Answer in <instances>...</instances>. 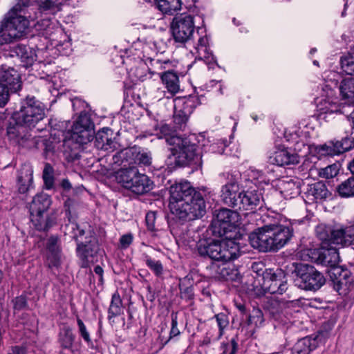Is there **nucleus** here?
Listing matches in <instances>:
<instances>
[{"instance_id":"obj_4","label":"nucleus","mask_w":354,"mask_h":354,"mask_svg":"<svg viewBox=\"0 0 354 354\" xmlns=\"http://www.w3.org/2000/svg\"><path fill=\"white\" fill-rule=\"evenodd\" d=\"M76 206L77 203L71 198L65 201L66 216L68 219V223L63 227V231L65 235H68L76 241V254L80 260V266L82 268H86L91 263H94L99 245L96 237L91 234L86 236L85 241L83 240L85 232L83 229L80 228L73 216Z\"/></svg>"},{"instance_id":"obj_49","label":"nucleus","mask_w":354,"mask_h":354,"mask_svg":"<svg viewBox=\"0 0 354 354\" xmlns=\"http://www.w3.org/2000/svg\"><path fill=\"white\" fill-rule=\"evenodd\" d=\"M77 324L78 326V332L80 335L88 344L91 343L89 332L88 331L85 324L80 318L77 319Z\"/></svg>"},{"instance_id":"obj_45","label":"nucleus","mask_w":354,"mask_h":354,"mask_svg":"<svg viewBox=\"0 0 354 354\" xmlns=\"http://www.w3.org/2000/svg\"><path fill=\"white\" fill-rule=\"evenodd\" d=\"M339 170V165L333 164L324 168H320L318 171V175L323 178H331L338 174Z\"/></svg>"},{"instance_id":"obj_35","label":"nucleus","mask_w":354,"mask_h":354,"mask_svg":"<svg viewBox=\"0 0 354 354\" xmlns=\"http://www.w3.org/2000/svg\"><path fill=\"white\" fill-rule=\"evenodd\" d=\"M198 104H200V102L198 97L189 95L184 98L176 100L174 109L182 111L185 114L190 115Z\"/></svg>"},{"instance_id":"obj_55","label":"nucleus","mask_w":354,"mask_h":354,"mask_svg":"<svg viewBox=\"0 0 354 354\" xmlns=\"http://www.w3.org/2000/svg\"><path fill=\"white\" fill-rule=\"evenodd\" d=\"M26 299L23 296L16 297L14 301V308L17 310L23 309L26 307Z\"/></svg>"},{"instance_id":"obj_26","label":"nucleus","mask_w":354,"mask_h":354,"mask_svg":"<svg viewBox=\"0 0 354 354\" xmlns=\"http://www.w3.org/2000/svg\"><path fill=\"white\" fill-rule=\"evenodd\" d=\"M0 84H3L11 92H17L21 88V80L19 73L13 68H8L1 72Z\"/></svg>"},{"instance_id":"obj_28","label":"nucleus","mask_w":354,"mask_h":354,"mask_svg":"<svg viewBox=\"0 0 354 354\" xmlns=\"http://www.w3.org/2000/svg\"><path fill=\"white\" fill-rule=\"evenodd\" d=\"M272 164L279 166L285 165L296 164L299 162L298 156L291 153L287 149H278L274 151L269 158Z\"/></svg>"},{"instance_id":"obj_10","label":"nucleus","mask_w":354,"mask_h":354,"mask_svg":"<svg viewBox=\"0 0 354 354\" xmlns=\"http://www.w3.org/2000/svg\"><path fill=\"white\" fill-rule=\"evenodd\" d=\"M44 115L43 104L35 97L28 96L22 102L19 111L15 113L13 117L17 124L31 127H35L44 118Z\"/></svg>"},{"instance_id":"obj_14","label":"nucleus","mask_w":354,"mask_h":354,"mask_svg":"<svg viewBox=\"0 0 354 354\" xmlns=\"http://www.w3.org/2000/svg\"><path fill=\"white\" fill-rule=\"evenodd\" d=\"M50 204V198L45 193L37 194L30 204V219L38 230H47L55 223L54 218L44 216Z\"/></svg>"},{"instance_id":"obj_44","label":"nucleus","mask_w":354,"mask_h":354,"mask_svg":"<svg viewBox=\"0 0 354 354\" xmlns=\"http://www.w3.org/2000/svg\"><path fill=\"white\" fill-rule=\"evenodd\" d=\"M247 176L248 179H245L248 186H254V184L257 187V184L264 180L263 173L257 169H251L248 171Z\"/></svg>"},{"instance_id":"obj_11","label":"nucleus","mask_w":354,"mask_h":354,"mask_svg":"<svg viewBox=\"0 0 354 354\" xmlns=\"http://www.w3.org/2000/svg\"><path fill=\"white\" fill-rule=\"evenodd\" d=\"M293 265L295 266L294 272L297 276L295 283L299 288L316 291L325 283L324 275L313 266L305 263Z\"/></svg>"},{"instance_id":"obj_37","label":"nucleus","mask_w":354,"mask_h":354,"mask_svg":"<svg viewBox=\"0 0 354 354\" xmlns=\"http://www.w3.org/2000/svg\"><path fill=\"white\" fill-rule=\"evenodd\" d=\"M180 0H155L156 7L163 14L172 15L180 10Z\"/></svg>"},{"instance_id":"obj_29","label":"nucleus","mask_w":354,"mask_h":354,"mask_svg":"<svg viewBox=\"0 0 354 354\" xmlns=\"http://www.w3.org/2000/svg\"><path fill=\"white\" fill-rule=\"evenodd\" d=\"M12 51L20 59L25 68L31 66L37 58L35 51L26 45L17 44L13 47Z\"/></svg>"},{"instance_id":"obj_30","label":"nucleus","mask_w":354,"mask_h":354,"mask_svg":"<svg viewBox=\"0 0 354 354\" xmlns=\"http://www.w3.org/2000/svg\"><path fill=\"white\" fill-rule=\"evenodd\" d=\"M277 189L286 199L295 198L300 194L299 182L293 180H281L277 185Z\"/></svg>"},{"instance_id":"obj_38","label":"nucleus","mask_w":354,"mask_h":354,"mask_svg":"<svg viewBox=\"0 0 354 354\" xmlns=\"http://www.w3.org/2000/svg\"><path fill=\"white\" fill-rule=\"evenodd\" d=\"M108 127L103 128L98 131L95 136V146L97 149L107 150L111 146L110 139L108 137Z\"/></svg>"},{"instance_id":"obj_36","label":"nucleus","mask_w":354,"mask_h":354,"mask_svg":"<svg viewBox=\"0 0 354 354\" xmlns=\"http://www.w3.org/2000/svg\"><path fill=\"white\" fill-rule=\"evenodd\" d=\"M41 13L55 15L62 10L63 0H35Z\"/></svg>"},{"instance_id":"obj_56","label":"nucleus","mask_w":354,"mask_h":354,"mask_svg":"<svg viewBox=\"0 0 354 354\" xmlns=\"http://www.w3.org/2000/svg\"><path fill=\"white\" fill-rule=\"evenodd\" d=\"M180 333L178 328H177V317L172 315L171 319V329L170 331V337H175Z\"/></svg>"},{"instance_id":"obj_24","label":"nucleus","mask_w":354,"mask_h":354,"mask_svg":"<svg viewBox=\"0 0 354 354\" xmlns=\"http://www.w3.org/2000/svg\"><path fill=\"white\" fill-rule=\"evenodd\" d=\"M330 195L326 185L322 182H317L309 185L305 192L306 201L308 203H317L326 199Z\"/></svg>"},{"instance_id":"obj_8","label":"nucleus","mask_w":354,"mask_h":354,"mask_svg":"<svg viewBox=\"0 0 354 354\" xmlns=\"http://www.w3.org/2000/svg\"><path fill=\"white\" fill-rule=\"evenodd\" d=\"M339 75L334 71H326L324 73V84L322 86V95L315 100L317 111L319 118L327 120L330 116L338 113H344L338 104L333 89L337 86Z\"/></svg>"},{"instance_id":"obj_42","label":"nucleus","mask_w":354,"mask_h":354,"mask_svg":"<svg viewBox=\"0 0 354 354\" xmlns=\"http://www.w3.org/2000/svg\"><path fill=\"white\" fill-rule=\"evenodd\" d=\"M341 68L346 74L354 75V53L348 54L341 57Z\"/></svg>"},{"instance_id":"obj_51","label":"nucleus","mask_w":354,"mask_h":354,"mask_svg":"<svg viewBox=\"0 0 354 354\" xmlns=\"http://www.w3.org/2000/svg\"><path fill=\"white\" fill-rule=\"evenodd\" d=\"M264 322L263 313L260 310H254L252 314L249 317V323L254 324L255 326L261 325Z\"/></svg>"},{"instance_id":"obj_62","label":"nucleus","mask_w":354,"mask_h":354,"mask_svg":"<svg viewBox=\"0 0 354 354\" xmlns=\"http://www.w3.org/2000/svg\"><path fill=\"white\" fill-rule=\"evenodd\" d=\"M222 144H223V147L220 149L218 150V153H223L224 152V148L227 145V141L226 140H223Z\"/></svg>"},{"instance_id":"obj_3","label":"nucleus","mask_w":354,"mask_h":354,"mask_svg":"<svg viewBox=\"0 0 354 354\" xmlns=\"http://www.w3.org/2000/svg\"><path fill=\"white\" fill-rule=\"evenodd\" d=\"M194 17L183 13L174 17L171 24L172 37L176 43L186 44L193 40L194 50L192 53L198 59L207 62L214 61L209 48V37L204 28L198 27L194 32Z\"/></svg>"},{"instance_id":"obj_1","label":"nucleus","mask_w":354,"mask_h":354,"mask_svg":"<svg viewBox=\"0 0 354 354\" xmlns=\"http://www.w3.org/2000/svg\"><path fill=\"white\" fill-rule=\"evenodd\" d=\"M253 215L256 219L260 218L265 223L249 236L250 243L254 248L263 252H277L290 241L296 221L286 225L274 224L271 223L272 216L267 213L262 215L254 213ZM297 223L300 224L303 221H298Z\"/></svg>"},{"instance_id":"obj_50","label":"nucleus","mask_w":354,"mask_h":354,"mask_svg":"<svg viewBox=\"0 0 354 354\" xmlns=\"http://www.w3.org/2000/svg\"><path fill=\"white\" fill-rule=\"evenodd\" d=\"M12 93L3 84H0V107H3L6 105L9 101L10 95Z\"/></svg>"},{"instance_id":"obj_64","label":"nucleus","mask_w":354,"mask_h":354,"mask_svg":"<svg viewBox=\"0 0 354 354\" xmlns=\"http://www.w3.org/2000/svg\"><path fill=\"white\" fill-rule=\"evenodd\" d=\"M348 169L352 174H354V159L348 165Z\"/></svg>"},{"instance_id":"obj_58","label":"nucleus","mask_w":354,"mask_h":354,"mask_svg":"<svg viewBox=\"0 0 354 354\" xmlns=\"http://www.w3.org/2000/svg\"><path fill=\"white\" fill-rule=\"evenodd\" d=\"M216 334H213L211 332H209L207 333L206 337L203 339L202 342L203 345H207L210 344L212 342H216L217 340L214 339V337H215Z\"/></svg>"},{"instance_id":"obj_23","label":"nucleus","mask_w":354,"mask_h":354,"mask_svg":"<svg viewBox=\"0 0 354 354\" xmlns=\"http://www.w3.org/2000/svg\"><path fill=\"white\" fill-rule=\"evenodd\" d=\"M310 129H313L311 126L310 118H307L299 121L297 125L290 127L284 133L285 138L288 141L295 142L299 145L298 138L308 137L310 134Z\"/></svg>"},{"instance_id":"obj_16","label":"nucleus","mask_w":354,"mask_h":354,"mask_svg":"<svg viewBox=\"0 0 354 354\" xmlns=\"http://www.w3.org/2000/svg\"><path fill=\"white\" fill-rule=\"evenodd\" d=\"M169 64V61L162 62L157 59L153 63L154 70L152 71L151 69H149L148 73L145 75L146 78L140 77L141 80L144 81L145 80L151 78L152 75L154 74L158 75L167 88V93L169 94V95L166 96L167 98L174 96L180 91L179 78L178 75L171 71L165 72L160 71L165 69L166 65H168Z\"/></svg>"},{"instance_id":"obj_2","label":"nucleus","mask_w":354,"mask_h":354,"mask_svg":"<svg viewBox=\"0 0 354 354\" xmlns=\"http://www.w3.org/2000/svg\"><path fill=\"white\" fill-rule=\"evenodd\" d=\"M169 209L172 214L182 221L202 217L206 205L201 193L196 192L187 181L172 185L169 188Z\"/></svg>"},{"instance_id":"obj_33","label":"nucleus","mask_w":354,"mask_h":354,"mask_svg":"<svg viewBox=\"0 0 354 354\" xmlns=\"http://www.w3.org/2000/svg\"><path fill=\"white\" fill-rule=\"evenodd\" d=\"M317 346L316 337H305L297 341L292 349L291 354H309Z\"/></svg>"},{"instance_id":"obj_40","label":"nucleus","mask_w":354,"mask_h":354,"mask_svg":"<svg viewBox=\"0 0 354 354\" xmlns=\"http://www.w3.org/2000/svg\"><path fill=\"white\" fill-rule=\"evenodd\" d=\"M59 342L63 348H71L75 340V335L70 328H65L59 333Z\"/></svg>"},{"instance_id":"obj_22","label":"nucleus","mask_w":354,"mask_h":354,"mask_svg":"<svg viewBox=\"0 0 354 354\" xmlns=\"http://www.w3.org/2000/svg\"><path fill=\"white\" fill-rule=\"evenodd\" d=\"M262 288L265 292L282 295L288 288L286 281L275 273H267L263 276Z\"/></svg>"},{"instance_id":"obj_34","label":"nucleus","mask_w":354,"mask_h":354,"mask_svg":"<svg viewBox=\"0 0 354 354\" xmlns=\"http://www.w3.org/2000/svg\"><path fill=\"white\" fill-rule=\"evenodd\" d=\"M339 90L344 104H354V77L342 80Z\"/></svg>"},{"instance_id":"obj_60","label":"nucleus","mask_w":354,"mask_h":354,"mask_svg":"<svg viewBox=\"0 0 354 354\" xmlns=\"http://www.w3.org/2000/svg\"><path fill=\"white\" fill-rule=\"evenodd\" d=\"M37 25L40 26V29L47 30L50 25V21L48 19H44L41 22H37Z\"/></svg>"},{"instance_id":"obj_7","label":"nucleus","mask_w":354,"mask_h":354,"mask_svg":"<svg viewBox=\"0 0 354 354\" xmlns=\"http://www.w3.org/2000/svg\"><path fill=\"white\" fill-rule=\"evenodd\" d=\"M115 181L122 187L136 195H144L154 187L153 181L137 167H122L115 172Z\"/></svg>"},{"instance_id":"obj_57","label":"nucleus","mask_w":354,"mask_h":354,"mask_svg":"<svg viewBox=\"0 0 354 354\" xmlns=\"http://www.w3.org/2000/svg\"><path fill=\"white\" fill-rule=\"evenodd\" d=\"M181 298L190 300L193 297V291L192 288L188 287L186 288L183 291L181 292Z\"/></svg>"},{"instance_id":"obj_5","label":"nucleus","mask_w":354,"mask_h":354,"mask_svg":"<svg viewBox=\"0 0 354 354\" xmlns=\"http://www.w3.org/2000/svg\"><path fill=\"white\" fill-rule=\"evenodd\" d=\"M155 135L158 138L171 136L170 144L174 147L171 149L172 154L175 158L177 165L180 166H192L194 168H198L202 165V158L197 147L191 144L187 139H182L178 136H173L172 128L163 122L154 126L153 131L150 133Z\"/></svg>"},{"instance_id":"obj_46","label":"nucleus","mask_w":354,"mask_h":354,"mask_svg":"<svg viewBox=\"0 0 354 354\" xmlns=\"http://www.w3.org/2000/svg\"><path fill=\"white\" fill-rule=\"evenodd\" d=\"M54 169L49 163H46L43 171V179L48 189H51L54 184Z\"/></svg>"},{"instance_id":"obj_43","label":"nucleus","mask_w":354,"mask_h":354,"mask_svg":"<svg viewBox=\"0 0 354 354\" xmlns=\"http://www.w3.org/2000/svg\"><path fill=\"white\" fill-rule=\"evenodd\" d=\"M214 318L216 319L218 330L216 334L214 339L218 340L223 335L224 329L228 326L229 321L227 316L224 313H219L216 315Z\"/></svg>"},{"instance_id":"obj_32","label":"nucleus","mask_w":354,"mask_h":354,"mask_svg":"<svg viewBox=\"0 0 354 354\" xmlns=\"http://www.w3.org/2000/svg\"><path fill=\"white\" fill-rule=\"evenodd\" d=\"M227 262L221 264L213 263L209 268L213 277L219 280H232L234 278V270H232Z\"/></svg>"},{"instance_id":"obj_18","label":"nucleus","mask_w":354,"mask_h":354,"mask_svg":"<svg viewBox=\"0 0 354 354\" xmlns=\"http://www.w3.org/2000/svg\"><path fill=\"white\" fill-rule=\"evenodd\" d=\"M94 124L89 115L82 113L72 127L71 138L80 145H84L93 140Z\"/></svg>"},{"instance_id":"obj_6","label":"nucleus","mask_w":354,"mask_h":354,"mask_svg":"<svg viewBox=\"0 0 354 354\" xmlns=\"http://www.w3.org/2000/svg\"><path fill=\"white\" fill-rule=\"evenodd\" d=\"M200 256L209 257L215 261L227 262L240 255L239 245L234 239L223 237L222 239H203L197 244Z\"/></svg>"},{"instance_id":"obj_63","label":"nucleus","mask_w":354,"mask_h":354,"mask_svg":"<svg viewBox=\"0 0 354 354\" xmlns=\"http://www.w3.org/2000/svg\"><path fill=\"white\" fill-rule=\"evenodd\" d=\"M351 120L350 122V125L351 126L352 129H354V110L351 113Z\"/></svg>"},{"instance_id":"obj_54","label":"nucleus","mask_w":354,"mask_h":354,"mask_svg":"<svg viewBox=\"0 0 354 354\" xmlns=\"http://www.w3.org/2000/svg\"><path fill=\"white\" fill-rule=\"evenodd\" d=\"M133 241V236L131 234L122 235L120 239V244L122 248H127Z\"/></svg>"},{"instance_id":"obj_21","label":"nucleus","mask_w":354,"mask_h":354,"mask_svg":"<svg viewBox=\"0 0 354 354\" xmlns=\"http://www.w3.org/2000/svg\"><path fill=\"white\" fill-rule=\"evenodd\" d=\"M292 301H272L269 304L268 310L270 315L275 319L282 323L283 325L290 322L292 317Z\"/></svg>"},{"instance_id":"obj_19","label":"nucleus","mask_w":354,"mask_h":354,"mask_svg":"<svg viewBox=\"0 0 354 354\" xmlns=\"http://www.w3.org/2000/svg\"><path fill=\"white\" fill-rule=\"evenodd\" d=\"M263 199L261 192L256 186H242L241 196L235 208L243 210L254 211L261 209Z\"/></svg>"},{"instance_id":"obj_9","label":"nucleus","mask_w":354,"mask_h":354,"mask_svg":"<svg viewBox=\"0 0 354 354\" xmlns=\"http://www.w3.org/2000/svg\"><path fill=\"white\" fill-rule=\"evenodd\" d=\"M316 234L323 245L348 246L354 244V223L334 227L320 224L316 227Z\"/></svg>"},{"instance_id":"obj_27","label":"nucleus","mask_w":354,"mask_h":354,"mask_svg":"<svg viewBox=\"0 0 354 354\" xmlns=\"http://www.w3.org/2000/svg\"><path fill=\"white\" fill-rule=\"evenodd\" d=\"M18 190L21 194L27 192L33 180V169L30 164H23L17 172Z\"/></svg>"},{"instance_id":"obj_15","label":"nucleus","mask_w":354,"mask_h":354,"mask_svg":"<svg viewBox=\"0 0 354 354\" xmlns=\"http://www.w3.org/2000/svg\"><path fill=\"white\" fill-rule=\"evenodd\" d=\"M222 176L225 178L226 183L221 188V199L226 205L235 208L243 186L241 185V174L234 170L223 173Z\"/></svg>"},{"instance_id":"obj_12","label":"nucleus","mask_w":354,"mask_h":354,"mask_svg":"<svg viewBox=\"0 0 354 354\" xmlns=\"http://www.w3.org/2000/svg\"><path fill=\"white\" fill-rule=\"evenodd\" d=\"M113 164L122 167H148L152 162V154L149 150L134 146L118 152L112 157Z\"/></svg>"},{"instance_id":"obj_59","label":"nucleus","mask_w":354,"mask_h":354,"mask_svg":"<svg viewBox=\"0 0 354 354\" xmlns=\"http://www.w3.org/2000/svg\"><path fill=\"white\" fill-rule=\"evenodd\" d=\"M7 354H25V351L19 346H13Z\"/></svg>"},{"instance_id":"obj_61","label":"nucleus","mask_w":354,"mask_h":354,"mask_svg":"<svg viewBox=\"0 0 354 354\" xmlns=\"http://www.w3.org/2000/svg\"><path fill=\"white\" fill-rule=\"evenodd\" d=\"M62 187L65 190H68L72 187L71 183L67 179H64L62 182Z\"/></svg>"},{"instance_id":"obj_52","label":"nucleus","mask_w":354,"mask_h":354,"mask_svg":"<svg viewBox=\"0 0 354 354\" xmlns=\"http://www.w3.org/2000/svg\"><path fill=\"white\" fill-rule=\"evenodd\" d=\"M156 214L155 212H149L145 216L146 225L147 229L150 231H156Z\"/></svg>"},{"instance_id":"obj_25","label":"nucleus","mask_w":354,"mask_h":354,"mask_svg":"<svg viewBox=\"0 0 354 354\" xmlns=\"http://www.w3.org/2000/svg\"><path fill=\"white\" fill-rule=\"evenodd\" d=\"M35 0H17L16 3L12 8L5 15L6 17L11 20H21L24 19L26 21V29H28L29 26V21L28 17L31 18L30 16H26V11L32 5Z\"/></svg>"},{"instance_id":"obj_48","label":"nucleus","mask_w":354,"mask_h":354,"mask_svg":"<svg viewBox=\"0 0 354 354\" xmlns=\"http://www.w3.org/2000/svg\"><path fill=\"white\" fill-rule=\"evenodd\" d=\"M189 115L185 114L182 111L174 109V122L175 127L178 129H183L188 120Z\"/></svg>"},{"instance_id":"obj_53","label":"nucleus","mask_w":354,"mask_h":354,"mask_svg":"<svg viewBox=\"0 0 354 354\" xmlns=\"http://www.w3.org/2000/svg\"><path fill=\"white\" fill-rule=\"evenodd\" d=\"M238 351V344L234 338L230 340L229 344L226 346L222 354H225L229 352V354H236Z\"/></svg>"},{"instance_id":"obj_39","label":"nucleus","mask_w":354,"mask_h":354,"mask_svg":"<svg viewBox=\"0 0 354 354\" xmlns=\"http://www.w3.org/2000/svg\"><path fill=\"white\" fill-rule=\"evenodd\" d=\"M337 192L342 197L354 196V177L342 182L337 187Z\"/></svg>"},{"instance_id":"obj_47","label":"nucleus","mask_w":354,"mask_h":354,"mask_svg":"<svg viewBox=\"0 0 354 354\" xmlns=\"http://www.w3.org/2000/svg\"><path fill=\"white\" fill-rule=\"evenodd\" d=\"M145 261L146 265L154 272L156 276H160L162 274L163 266L160 261L155 260L149 255H145Z\"/></svg>"},{"instance_id":"obj_31","label":"nucleus","mask_w":354,"mask_h":354,"mask_svg":"<svg viewBox=\"0 0 354 354\" xmlns=\"http://www.w3.org/2000/svg\"><path fill=\"white\" fill-rule=\"evenodd\" d=\"M58 239L50 237L47 241V262L50 268L57 267L60 263V250L57 244Z\"/></svg>"},{"instance_id":"obj_20","label":"nucleus","mask_w":354,"mask_h":354,"mask_svg":"<svg viewBox=\"0 0 354 354\" xmlns=\"http://www.w3.org/2000/svg\"><path fill=\"white\" fill-rule=\"evenodd\" d=\"M354 146V142L349 138L341 140H330L323 145L315 146V153L319 158L333 156L350 150Z\"/></svg>"},{"instance_id":"obj_13","label":"nucleus","mask_w":354,"mask_h":354,"mask_svg":"<svg viewBox=\"0 0 354 354\" xmlns=\"http://www.w3.org/2000/svg\"><path fill=\"white\" fill-rule=\"evenodd\" d=\"M239 221V214L236 211L221 209L212 223L213 232L218 234L220 237L235 239Z\"/></svg>"},{"instance_id":"obj_17","label":"nucleus","mask_w":354,"mask_h":354,"mask_svg":"<svg viewBox=\"0 0 354 354\" xmlns=\"http://www.w3.org/2000/svg\"><path fill=\"white\" fill-rule=\"evenodd\" d=\"M26 21L24 19L11 20L4 16L0 24V46L20 39L26 33Z\"/></svg>"},{"instance_id":"obj_41","label":"nucleus","mask_w":354,"mask_h":354,"mask_svg":"<svg viewBox=\"0 0 354 354\" xmlns=\"http://www.w3.org/2000/svg\"><path fill=\"white\" fill-rule=\"evenodd\" d=\"M323 261L330 267H335L339 262V255L337 249L330 248L323 254Z\"/></svg>"}]
</instances>
